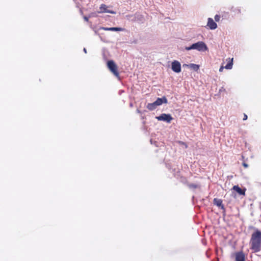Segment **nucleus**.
Wrapping results in <instances>:
<instances>
[{
  "instance_id": "1",
  "label": "nucleus",
  "mask_w": 261,
  "mask_h": 261,
  "mask_svg": "<svg viewBox=\"0 0 261 261\" xmlns=\"http://www.w3.org/2000/svg\"><path fill=\"white\" fill-rule=\"evenodd\" d=\"M250 249L254 252L261 251V231L254 228L250 240Z\"/></svg>"
},
{
  "instance_id": "2",
  "label": "nucleus",
  "mask_w": 261,
  "mask_h": 261,
  "mask_svg": "<svg viewBox=\"0 0 261 261\" xmlns=\"http://www.w3.org/2000/svg\"><path fill=\"white\" fill-rule=\"evenodd\" d=\"M185 49L190 50L191 49H195L199 51H204L208 49L206 44L202 41H198L195 43H193L190 46L186 47Z\"/></svg>"
},
{
  "instance_id": "3",
  "label": "nucleus",
  "mask_w": 261,
  "mask_h": 261,
  "mask_svg": "<svg viewBox=\"0 0 261 261\" xmlns=\"http://www.w3.org/2000/svg\"><path fill=\"white\" fill-rule=\"evenodd\" d=\"M107 66L109 69L112 73L114 74L116 77H119V73L117 71V66L115 62L110 60L107 62Z\"/></svg>"
},
{
  "instance_id": "4",
  "label": "nucleus",
  "mask_w": 261,
  "mask_h": 261,
  "mask_svg": "<svg viewBox=\"0 0 261 261\" xmlns=\"http://www.w3.org/2000/svg\"><path fill=\"white\" fill-rule=\"evenodd\" d=\"M155 118L159 121H163L168 123L170 122L173 119L171 115L167 114H162L159 116H156Z\"/></svg>"
},
{
  "instance_id": "5",
  "label": "nucleus",
  "mask_w": 261,
  "mask_h": 261,
  "mask_svg": "<svg viewBox=\"0 0 261 261\" xmlns=\"http://www.w3.org/2000/svg\"><path fill=\"white\" fill-rule=\"evenodd\" d=\"M109 7L107 6L105 4H101L99 7V11L98 13H108L111 14H115L116 13L115 11L113 10H111L109 9Z\"/></svg>"
},
{
  "instance_id": "6",
  "label": "nucleus",
  "mask_w": 261,
  "mask_h": 261,
  "mask_svg": "<svg viewBox=\"0 0 261 261\" xmlns=\"http://www.w3.org/2000/svg\"><path fill=\"white\" fill-rule=\"evenodd\" d=\"M171 68L173 71L179 73L181 71V65L180 63L177 61H174L172 63Z\"/></svg>"
},
{
  "instance_id": "7",
  "label": "nucleus",
  "mask_w": 261,
  "mask_h": 261,
  "mask_svg": "<svg viewBox=\"0 0 261 261\" xmlns=\"http://www.w3.org/2000/svg\"><path fill=\"white\" fill-rule=\"evenodd\" d=\"M236 261H245V256L243 252H237L234 254Z\"/></svg>"
},
{
  "instance_id": "8",
  "label": "nucleus",
  "mask_w": 261,
  "mask_h": 261,
  "mask_svg": "<svg viewBox=\"0 0 261 261\" xmlns=\"http://www.w3.org/2000/svg\"><path fill=\"white\" fill-rule=\"evenodd\" d=\"M207 25L211 30H215L217 28V23L211 18H208Z\"/></svg>"
},
{
  "instance_id": "9",
  "label": "nucleus",
  "mask_w": 261,
  "mask_h": 261,
  "mask_svg": "<svg viewBox=\"0 0 261 261\" xmlns=\"http://www.w3.org/2000/svg\"><path fill=\"white\" fill-rule=\"evenodd\" d=\"M100 29L103 30L105 31H122L124 29L122 28L118 27H112V28H105V27H100Z\"/></svg>"
},
{
  "instance_id": "10",
  "label": "nucleus",
  "mask_w": 261,
  "mask_h": 261,
  "mask_svg": "<svg viewBox=\"0 0 261 261\" xmlns=\"http://www.w3.org/2000/svg\"><path fill=\"white\" fill-rule=\"evenodd\" d=\"M167 99L165 97H163L162 98H158L155 101V102L158 106H159L163 103H167Z\"/></svg>"
},
{
  "instance_id": "11",
  "label": "nucleus",
  "mask_w": 261,
  "mask_h": 261,
  "mask_svg": "<svg viewBox=\"0 0 261 261\" xmlns=\"http://www.w3.org/2000/svg\"><path fill=\"white\" fill-rule=\"evenodd\" d=\"M232 189L240 195H245V189H241L238 186H234Z\"/></svg>"
},
{
  "instance_id": "12",
  "label": "nucleus",
  "mask_w": 261,
  "mask_h": 261,
  "mask_svg": "<svg viewBox=\"0 0 261 261\" xmlns=\"http://www.w3.org/2000/svg\"><path fill=\"white\" fill-rule=\"evenodd\" d=\"M184 67L186 66L188 68L193 69L194 71H197L199 69V66L195 64H184L183 65Z\"/></svg>"
},
{
  "instance_id": "13",
  "label": "nucleus",
  "mask_w": 261,
  "mask_h": 261,
  "mask_svg": "<svg viewBox=\"0 0 261 261\" xmlns=\"http://www.w3.org/2000/svg\"><path fill=\"white\" fill-rule=\"evenodd\" d=\"M157 107L158 106L155 103V101L152 103H148L147 105V108L150 111L155 110Z\"/></svg>"
},
{
  "instance_id": "14",
  "label": "nucleus",
  "mask_w": 261,
  "mask_h": 261,
  "mask_svg": "<svg viewBox=\"0 0 261 261\" xmlns=\"http://www.w3.org/2000/svg\"><path fill=\"white\" fill-rule=\"evenodd\" d=\"M222 200L219 199L215 198L214 199V203L218 206L221 207V208H223L224 207L222 204Z\"/></svg>"
},
{
  "instance_id": "15",
  "label": "nucleus",
  "mask_w": 261,
  "mask_h": 261,
  "mask_svg": "<svg viewBox=\"0 0 261 261\" xmlns=\"http://www.w3.org/2000/svg\"><path fill=\"white\" fill-rule=\"evenodd\" d=\"M233 65V58L229 59V62L227 65L225 66V68L227 69H231L232 68Z\"/></svg>"
},
{
  "instance_id": "16",
  "label": "nucleus",
  "mask_w": 261,
  "mask_h": 261,
  "mask_svg": "<svg viewBox=\"0 0 261 261\" xmlns=\"http://www.w3.org/2000/svg\"><path fill=\"white\" fill-rule=\"evenodd\" d=\"M220 16L218 15H216L215 16V20L216 21H219L220 20Z\"/></svg>"
},
{
  "instance_id": "17",
  "label": "nucleus",
  "mask_w": 261,
  "mask_h": 261,
  "mask_svg": "<svg viewBox=\"0 0 261 261\" xmlns=\"http://www.w3.org/2000/svg\"><path fill=\"white\" fill-rule=\"evenodd\" d=\"M225 89L223 87H221L219 89V92L220 93L222 92H225Z\"/></svg>"
},
{
  "instance_id": "18",
  "label": "nucleus",
  "mask_w": 261,
  "mask_h": 261,
  "mask_svg": "<svg viewBox=\"0 0 261 261\" xmlns=\"http://www.w3.org/2000/svg\"><path fill=\"white\" fill-rule=\"evenodd\" d=\"M223 69H224V67L223 66H221L220 69H219V71L220 72H222L223 70Z\"/></svg>"
},
{
  "instance_id": "19",
  "label": "nucleus",
  "mask_w": 261,
  "mask_h": 261,
  "mask_svg": "<svg viewBox=\"0 0 261 261\" xmlns=\"http://www.w3.org/2000/svg\"><path fill=\"white\" fill-rule=\"evenodd\" d=\"M247 119V116L246 114H244L243 120H246Z\"/></svg>"
},
{
  "instance_id": "20",
  "label": "nucleus",
  "mask_w": 261,
  "mask_h": 261,
  "mask_svg": "<svg viewBox=\"0 0 261 261\" xmlns=\"http://www.w3.org/2000/svg\"><path fill=\"white\" fill-rule=\"evenodd\" d=\"M84 19L85 21H88V17L87 16H84Z\"/></svg>"
},
{
  "instance_id": "21",
  "label": "nucleus",
  "mask_w": 261,
  "mask_h": 261,
  "mask_svg": "<svg viewBox=\"0 0 261 261\" xmlns=\"http://www.w3.org/2000/svg\"><path fill=\"white\" fill-rule=\"evenodd\" d=\"M243 165L244 166V167L245 168H247L248 167V165L246 163H243Z\"/></svg>"
},
{
  "instance_id": "22",
  "label": "nucleus",
  "mask_w": 261,
  "mask_h": 261,
  "mask_svg": "<svg viewBox=\"0 0 261 261\" xmlns=\"http://www.w3.org/2000/svg\"><path fill=\"white\" fill-rule=\"evenodd\" d=\"M84 51L85 53H87V50L86 48H84Z\"/></svg>"
}]
</instances>
